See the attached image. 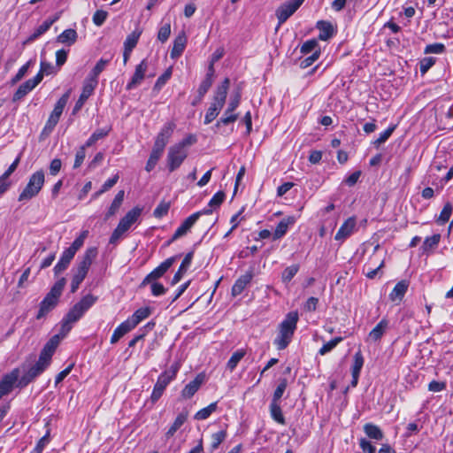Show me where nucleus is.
I'll return each mask as SVG.
<instances>
[{"instance_id":"obj_1","label":"nucleus","mask_w":453,"mask_h":453,"mask_svg":"<svg viewBox=\"0 0 453 453\" xmlns=\"http://www.w3.org/2000/svg\"><path fill=\"white\" fill-rule=\"evenodd\" d=\"M97 297L88 294L75 303L61 321L59 334L65 337L72 329L73 325L77 322L84 313L96 302Z\"/></svg>"},{"instance_id":"obj_2","label":"nucleus","mask_w":453,"mask_h":453,"mask_svg":"<svg viewBox=\"0 0 453 453\" xmlns=\"http://www.w3.org/2000/svg\"><path fill=\"white\" fill-rule=\"evenodd\" d=\"M297 311L288 312L279 325V333L273 343L279 350H282L290 343L298 322Z\"/></svg>"},{"instance_id":"obj_3","label":"nucleus","mask_w":453,"mask_h":453,"mask_svg":"<svg viewBox=\"0 0 453 453\" xmlns=\"http://www.w3.org/2000/svg\"><path fill=\"white\" fill-rule=\"evenodd\" d=\"M65 283L66 280L64 277L55 282L50 292L40 303L36 319H42L57 306Z\"/></svg>"},{"instance_id":"obj_4","label":"nucleus","mask_w":453,"mask_h":453,"mask_svg":"<svg viewBox=\"0 0 453 453\" xmlns=\"http://www.w3.org/2000/svg\"><path fill=\"white\" fill-rule=\"evenodd\" d=\"M45 181V176L44 172L42 170H39L35 173H34L23 189V191L19 196V201H28L32 199L33 197L36 196L41 189L43 187Z\"/></svg>"},{"instance_id":"obj_5","label":"nucleus","mask_w":453,"mask_h":453,"mask_svg":"<svg viewBox=\"0 0 453 453\" xmlns=\"http://www.w3.org/2000/svg\"><path fill=\"white\" fill-rule=\"evenodd\" d=\"M69 96H70V91H67L58 100V102L56 103V104L54 106L52 112L50 113V115L42 131V134H41L42 136H48L53 131V129L58 123L59 119L63 113V111L68 102Z\"/></svg>"},{"instance_id":"obj_6","label":"nucleus","mask_w":453,"mask_h":453,"mask_svg":"<svg viewBox=\"0 0 453 453\" xmlns=\"http://www.w3.org/2000/svg\"><path fill=\"white\" fill-rule=\"evenodd\" d=\"M178 370L179 365L174 364L158 376L150 396L153 403L157 402L162 396L167 385L176 377Z\"/></svg>"},{"instance_id":"obj_7","label":"nucleus","mask_w":453,"mask_h":453,"mask_svg":"<svg viewBox=\"0 0 453 453\" xmlns=\"http://www.w3.org/2000/svg\"><path fill=\"white\" fill-rule=\"evenodd\" d=\"M303 0H288L280 4L276 12L275 15L278 19V26H281L285 23L303 4Z\"/></svg>"},{"instance_id":"obj_8","label":"nucleus","mask_w":453,"mask_h":453,"mask_svg":"<svg viewBox=\"0 0 453 453\" xmlns=\"http://www.w3.org/2000/svg\"><path fill=\"white\" fill-rule=\"evenodd\" d=\"M212 212L211 209H204L203 211L195 212L191 214L189 217H188L182 224L176 229L172 238L169 240L168 244L172 243L173 242L176 241L180 237L185 235L189 229L195 225V223L197 221V219L200 218L203 214H211Z\"/></svg>"},{"instance_id":"obj_9","label":"nucleus","mask_w":453,"mask_h":453,"mask_svg":"<svg viewBox=\"0 0 453 453\" xmlns=\"http://www.w3.org/2000/svg\"><path fill=\"white\" fill-rule=\"evenodd\" d=\"M180 257V255H176L165 259L157 267H156L152 272H150L142 281L140 287L142 288L147 284H150L153 281H156L157 279L164 276V274L169 270V268L175 263V261Z\"/></svg>"},{"instance_id":"obj_10","label":"nucleus","mask_w":453,"mask_h":453,"mask_svg":"<svg viewBox=\"0 0 453 453\" xmlns=\"http://www.w3.org/2000/svg\"><path fill=\"white\" fill-rule=\"evenodd\" d=\"M188 157L187 150H182L176 144L171 146L167 153V167L169 172L178 169Z\"/></svg>"},{"instance_id":"obj_11","label":"nucleus","mask_w":453,"mask_h":453,"mask_svg":"<svg viewBox=\"0 0 453 453\" xmlns=\"http://www.w3.org/2000/svg\"><path fill=\"white\" fill-rule=\"evenodd\" d=\"M19 380V370L14 369L4 375L0 381V399L8 395L13 388L14 383Z\"/></svg>"},{"instance_id":"obj_12","label":"nucleus","mask_w":453,"mask_h":453,"mask_svg":"<svg viewBox=\"0 0 453 453\" xmlns=\"http://www.w3.org/2000/svg\"><path fill=\"white\" fill-rule=\"evenodd\" d=\"M175 127L176 126L173 122H168L165 124L160 132L157 134L154 145L165 150V147L168 143L171 136L173 135Z\"/></svg>"},{"instance_id":"obj_13","label":"nucleus","mask_w":453,"mask_h":453,"mask_svg":"<svg viewBox=\"0 0 453 453\" xmlns=\"http://www.w3.org/2000/svg\"><path fill=\"white\" fill-rule=\"evenodd\" d=\"M147 68L148 64L146 59H143L139 65H136L134 75L132 76L130 81L127 84V90L134 89L142 83L145 77Z\"/></svg>"},{"instance_id":"obj_14","label":"nucleus","mask_w":453,"mask_h":453,"mask_svg":"<svg viewBox=\"0 0 453 453\" xmlns=\"http://www.w3.org/2000/svg\"><path fill=\"white\" fill-rule=\"evenodd\" d=\"M96 88V86H95L94 81L88 82L84 80L83 86H82V91H81V94L79 99L75 103L73 109V114H75L77 111H79L82 108L85 102L93 94Z\"/></svg>"},{"instance_id":"obj_15","label":"nucleus","mask_w":453,"mask_h":453,"mask_svg":"<svg viewBox=\"0 0 453 453\" xmlns=\"http://www.w3.org/2000/svg\"><path fill=\"white\" fill-rule=\"evenodd\" d=\"M356 219L354 217H350L344 221V223L341 226L339 230L337 231L334 239L336 241L343 242L348 237H349L355 230L356 227Z\"/></svg>"},{"instance_id":"obj_16","label":"nucleus","mask_w":453,"mask_h":453,"mask_svg":"<svg viewBox=\"0 0 453 453\" xmlns=\"http://www.w3.org/2000/svg\"><path fill=\"white\" fill-rule=\"evenodd\" d=\"M44 367L35 363L25 374L19 380L18 387L23 388L32 382L37 376L44 372Z\"/></svg>"},{"instance_id":"obj_17","label":"nucleus","mask_w":453,"mask_h":453,"mask_svg":"<svg viewBox=\"0 0 453 453\" xmlns=\"http://www.w3.org/2000/svg\"><path fill=\"white\" fill-rule=\"evenodd\" d=\"M253 276L254 274L252 270H249L245 273V274L240 276L232 287V296H237L241 295L245 288L250 283Z\"/></svg>"},{"instance_id":"obj_18","label":"nucleus","mask_w":453,"mask_h":453,"mask_svg":"<svg viewBox=\"0 0 453 453\" xmlns=\"http://www.w3.org/2000/svg\"><path fill=\"white\" fill-rule=\"evenodd\" d=\"M203 380L204 375L203 373L197 374L193 380L184 387L181 391V396L186 399L191 398L198 391Z\"/></svg>"},{"instance_id":"obj_19","label":"nucleus","mask_w":453,"mask_h":453,"mask_svg":"<svg viewBox=\"0 0 453 453\" xmlns=\"http://www.w3.org/2000/svg\"><path fill=\"white\" fill-rule=\"evenodd\" d=\"M193 256H194V251H190L186 254L178 271L175 273V274L173 275V277L171 280V285H175L181 280L184 273L188 271V269L189 268V266L191 265Z\"/></svg>"},{"instance_id":"obj_20","label":"nucleus","mask_w":453,"mask_h":453,"mask_svg":"<svg viewBox=\"0 0 453 453\" xmlns=\"http://www.w3.org/2000/svg\"><path fill=\"white\" fill-rule=\"evenodd\" d=\"M142 209L139 207H134L120 219L119 225L124 228V231H128L131 226L141 216Z\"/></svg>"},{"instance_id":"obj_21","label":"nucleus","mask_w":453,"mask_h":453,"mask_svg":"<svg viewBox=\"0 0 453 453\" xmlns=\"http://www.w3.org/2000/svg\"><path fill=\"white\" fill-rule=\"evenodd\" d=\"M96 256L97 249L96 247L88 248L85 251L76 268L88 273L93 260L96 257Z\"/></svg>"},{"instance_id":"obj_22","label":"nucleus","mask_w":453,"mask_h":453,"mask_svg":"<svg viewBox=\"0 0 453 453\" xmlns=\"http://www.w3.org/2000/svg\"><path fill=\"white\" fill-rule=\"evenodd\" d=\"M75 254L65 249L61 255L59 261L54 266L55 275H58L67 269Z\"/></svg>"},{"instance_id":"obj_23","label":"nucleus","mask_w":453,"mask_h":453,"mask_svg":"<svg viewBox=\"0 0 453 453\" xmlns=\"http://www.w3.org/2000/svg\"><path fill=\"white\" fill-rule=\"evenodd\" d=\"M230 86V80L229 78H225L224 81L221 82L220 85H219L215 90L214 96H213V101L217 102L218 104H221L225 105L227 92Z\"/></svg>"},{"instance_id":"obj_24","label":"nucleus","mask_w":453,"mask_h":453,"mask_svg":"<svg viewBox=\"0 0 453 453\" xmlns=\"http://www.w3.org/2000/svg\"><path fill=\"white\" fill-rule=\"evenodd\" d=\"M187 43L185 33L180 34L173 41V49L171 50V58H178L184 51Z\"/></svg>"},{"instance_id":"obj_25","label":"nucleus","mask_w":453,"mask_h":453,"mask_svg":"<svg viewBox=\"0 0 453 453\" xmlns=\"http://www.w3.org/2000/svg\"><path fill=\"white\" fill-rule=\"evenodd\" d=\"M316 27L319 30V39L321 41H327L334 34V27L329 21L319 20Z\"/></svg>"},{"instance_id":"obj_26","label":"nucleus","mask_w":453,"mask_h":453,"mask_svg":"<svg viewBox=\"0 0 453 453\" xmlns=\"http://www.w3.org/2000/svg\"><path fill=\"white\" fill-rule=\"evenodd\" d=\"M388 326V321L385 319H381L375 327L369 333L367 341L378 342L381 339Z\"/></svg>"},{"instance_id":"obj_27","label":"nucleus","mask_w":453,"mask_h":453,"mask_svg":"<svg viewBox=\"0 0 453 453\" xmlns=\"http://www.w3.org/2000/svg\"><path fill=\"white\" fill-rule=\"evenodd\" d=\"M409 287V282L407 280H401L396 283L391 293L389 294V298L391 301L401 302L407 292Z\"/></svg>"},{"instance_id":"obj_28","label":"nucleus","mask_w":453,"mask_h":453,"mask_svg":"<svg viewBox=\"0 0 453 453\" xmlns=\"http://www.w3.org/2000/svg\"><path fill=\"white\" fill-rule=\"evenodd\" d=\"M441 238L440 234H434L432 236L426 237L420 247L422 253L427 255L432 253L437 248Z\"/></svg>"},{"instance_id":"obj_29","label":"nucleus","mask_w":453,"mask_h":453,"mask_svg":"<svg viewBox=\"0 0 453 453\" xmlns=\"http://www.w3.org/2000/svg\"><path fill=\"white\" fill-rule=\"evenodd\" d=\"M78 39V34L76 30L73 28L64 30L57 37V42L67 46H71L76 42Z\"/></svg>"},{"instance_id":"obj_30","label":"nucleus","mask_w":453,"mask_h":453,"mask_svg":"<svg viewBox=\"0 0 453 453\" xmlns=\"http://www.w3.org/2000/svg\"><path fill=\"white\" fill-rule=\"evenodd\" d=\"M150 315V309L148 307L140 308L136 310L134 314L127 319V322L133 327V329L143 319Z\"/></svg>"},{"instance_id":"obj_31","label":"nucleus","mask_w":453,"mask_h":453,"mask_svg":"<svg viewBox=\"0 0 453 453\" xmlns=\"http://www.w3.org/2000/svg\"><path fill=\"white\" fill-rule=\"evenodd\" d=\"M58 19V16H55L52 19H46L42 25H40L34 33L28 37L27 42H33L46 33L50 27Z\"/></svg>"},{"instance_id":"obj_32","label":"nucleus","mask_w":453,"mask_h":453,"mask_svg":"<svg viewBox=\"0 0 453 453\" xmlns=\"http://www.w3.org/2000/svg\"><path fill=\"white\" fill-rule=\"evenodd\" d=\"M295 221H296V219L294 217H288V218L280 220L279 222V224L277 225L275 231L273 233V239L274 240L280 239L283 235H285L288 229V226L293 225L295 223Z\"/></svg>"},{"instance_id":"obj_33","label":"nucleus","mask_w":453,"mask_h":453,"mask_svg":"<svg viewBox=\"0 0 453 453\" xmlns=\"http://www.w3.org/2000/svg\"><path fill=\"white\" fill-rule=\"evenodd\" d=\"M108 63H109V60H105V59L101 58L96 64V65L94 66L92 71L89 73V74L87 76L85 81H87L88 82L94 81L95 82V86H97V84H98L97 77L104 71V69L105 68V66L107 65Z\"/></svg>"},{"instance_id":"obj_34","label":"nucleus","mask_w":453,"mask_h":453,"mask_svg":"<svg viewBox=\"0 0 453 453\" xmlns=\"http://www.w3.org/2000/svg\"><path fill=\"white\" fill-rule=\"evenodd\" d=\"M163 152H164V149L157 147L156 145H153L151 153L150 155V157H149L146 166H145V170L147 172H151L155 168V166L157 164V161L159 160V158L161 157Z\"/></svg>"},{"instance_id":"obj_35","label":"nucleus","mask_w":453,"mask_h":453,"mask_svg":"<svg viewBox=\"0 0 453 453\" xmlns=\"http://www.w3.org/2000/svg\"><path fill=\"white\" fill-rule=\"evenodd\" d=\"M125 192L124 190H119L115 196L111 206L108 209V211L105 214V219H109L111 217L115 215L119 209L120 208L123 200H124Z\"/></svg>"},{"instance_id":"obj_36","label":"nucleus","mask_w":453,"mask_h":453,"mask_svg":"<svg viewBox=\"0 0 453 453\" xmlns=\"http://www.w3.org/2000/svg\"><path fill=\"white\" fill-rule=\"evenodd\" d=\"M223 104H219L217 102H212L208 108L205 117H204V124L211 123L219 114L220 111L223 108Z\"/></svg>"},{"instance_id":"obj_37","label":"nucleus","mask_w":453,"mask_h":453,"mask_svg":"<svg viewBox=\"0 0 453 453\" xmlns=\"http://www.w3.org/2000/svg\"><path fill=\"white\" fill-rule=\"evenodd\" d=\"M364 432L369 438L377 441L382 440L384 436L380 428L372 423H366L364 426Z\"/></svg>"},{"instance_id":"obj_38","label":"nucleus","mask_w":453,"mask_h":453,"mask_svg":"<svg viewBox=\"0 0 453 453\" xmlns=\"http://www.w3.org/2000/svg\"><path fill=\"white\" fill-rule=\"evenodd\" d=\"M133 327L126 321L122 322L113 332L111 337V343H116L121 337L130 332Z\"/></svg>"},{"instance_id":"obj_39","label":"nucleus","mask_w":453,"mask_h":453,"mask_svg":"<svg viewBox=\"0 0 453 453\" xmlns=\"http://www.w3.org/2000/svg\"><path fill=\"white\" fill-rule=\"evenodd\" d=\"M111 130V127H104V128H100V129H97L91 135L90 137L87 140V142H85V146L88 148V147H91L92 145H94L98 140L100 139H103L104 138L105 136H107L110 133V131Z\"/></svg>"},{"instance_id":"obj_40","label":"nucleus","mask_w":453,"mask_h":453,"mask_svg":"<svg viewBox=\"0 0 453 453\" xmlns=\"http://www.w3.org/2000/svg\"><path fill=\"white\" fill-rule=\"evenodd\" d=\"M35 88L33 84L27 80L16 90V92L13 95L12 101L18 102L21 100L26 95H27L30 91H32Z\"/></svg>"},{"instance_id":"obj_41","label":"nucleus","mask_w":453,"mask_h":453,"mask_svg":"<svg viewBox=\"0 0 453 453\" xmlns=\"http://www.w3.org/2000/svg\"><path fill=\"white\" fill-rule=\"evenodd\" d=\"M270 413L272 418L278 422L279 424L285 425V418L282 414L281 408L280 406V403L271 402L270 403Z\"/></svg>"},{"instance_id":"obj_42","label":"nucleus","mask_w":453,"mask_h":453,"mask_svg":"<svg viewBox=\"0 0 453 453\" xmlns=\"http://www.w3.org/2000/svg\"><path fill=\"white\" fill-rule=\"evenodd\" d=\"M187 419V414L185 413H180L177 418H175L173 425L170 426L168 431L165 433V438L166 440L173 437L176 431L185 423Z\"/></svg>"},{"instance_id":"obj_43","label":"nucleus","mask_w":453,"mask_h":453,"mask_svg":"<svg viewBox=\"0 0 453 453\" xmlns=\"http://www.w3.org/2000/svg\"><path fill=\"white\" fill-rule=\"evenodd\" d=\"M218 408V403L214 402L209 404L207 407L201 409L195 414V419L196 420H204L208 418L212 412H214Z\"/></svg>"},{"instance_id":"obj_44","label":"nucleus","mask_w":453,"mask_h":453,"mask_svg":"<svg viewBox=\"0 0 453 453\" xmlns=\"http://www.w3.org/2000/svg\"><path fill=\"white\" fill-rule=\"evenodd\" d=\"M141 35L142 31L138 29L128 35L124 42V49H127V50H133L135 48Z\"/></svg>"},{"instance_id":"obj_45","label":"nucleus","mask_w":453,"mask_h":453,"mask_svg":"<svg viewBox=\"0 0 453 453\" xmlns=\"http://www.w3.org/2000/svg\"><path fill=\"white\" fill-rule=\"evenodd\" d=\"M452 211H453L452 204L449 202L446 203L444 204L439 217L437 218L436 222L439 225H444L445 223H447L450 219Z\"/></svg>"},{"instance_id":"obj_46","label":"nucleus","mask_w":453,"mask_h":453,"mask_svg":"<svg viewBox=\"0 0 453 453\" xmlns=\"http://www.w3.org/2000/svg\"><path fill=\"white\" fill-rule=\"evenodd\" d=\"M287 387L288 380L286 378H280L279 380V384L273 392L272 402L280 403V400L282 397Z\"/></svg>"},{"instance_id":"obj_47","label":"nucleus","mask_w":453,"mask_h":453,"mask_svg":"<svg viewBox=\"0 0 453 453\" xmlns=\"http://www.w3.org/2000/svg\"><path fill=\"white\" fill-rule=\"evenodd\" d=\"M246 352L244 349H238L237 351L234 352L226 364L227 369H229L231 372L234 371L238 363L243 358Z\"/></svg>"},{"instance_id":"obj_48","label":"nucleus","mask_w":453,"mask_h":453,"mask_svg":"<svg viewBox=\"0 0 453 453\" xmlns=\"http://www.w3.org/2000/svg\"><path fill=\"white\" fill-rule=\"evenodd\" d=\"M54 352L50 350L49 349L43 347L42 349L39 359L36 363H38L41 366L44 367L46 369L51 361V357L53 356Z\"/></svg>"},{"instance_id":"obj_49","label":"nucleus","mask_w":453,"mask_h":453,"mask_svg":"<svg viewBox=\"0 0 453 453\" xmlns=\"http://www.w3.org/2000/svg\"><path fill=\"white\" fill-rule=\"evenodd\" d=\"M316 50H320L318 42L315 39L306 41L301 46V53L303 55H308L310 53H313Z\"/></svg>"},{"instance_id":"obj_50","label":"nucleus","mask_w":453,"mask_h":453,"mask_svg":"<svg viewBox=\"0 0 453 453\" xmlns=\"http://www.w3.org/2000/svg\"><path fill=\"white\" fill-rule=\"evenodd\" d=\"M343 338L342 337H335L334 339H332L331 341L327 342L326 343H325L319 350V353L321 355V356H324L326 355V353L330 352L331 350H333L341 342H342Z\"/></svg>"},{"instance_id":"obj_51","label":"nucleus","mask_w":453,"mask_h":453,"mask_svg":"<svg viewBox=\"0 0 453 453\" xmlns=\"http://www.w3.org/2000/svg\"><path fill=\"white\" fill-rule=\"evenodd\" d=\"M226 431L221 430L211 434V449L215 450L226 438Z\"/></svg>"},{"instance_id":"obj_52","label":"nucleus","mask_w":453,"mask_h":453,"mask_svg":"<svg viewBox=\"0 0 453 453\" xmlns=\"http://www.w3.org/2000/svg\"><path fill=\"white\" fill-rule=\"evenodd\" d=\"M299 271V265H292L290 266H288L283 272L281 275V279L284 282H289L295 275Z\"/></svg>"},{"instance_id":"obj_53","label":"nucleus","mask_w":453,"mask_h":453,"mask_svg":"<svg viewBox=\"0 0 453 453\" xmlns=\"http://www.w3.org/2000/svg\"><path fill=\"white\" fill-rule=\"evenodd\" d=\"M172 76V67H169L168 69H166L165 71V73L160 75L155 85H154V89L155 90H160L162 88V87L168 81V80L171 78Z\"/></svg>"},{"instance_id":"obj_54","label":"nucleus","mask_w":453,"mask_h":453,"mask_svg":"<svg viewBox=\"0 0 453 453\" xmlns=\"http://www.w3.org/2000/svg\"><path fill=\"white\" fill-rule=\"evenodd\" d=\"M364 365V357L361 351H357L354 355V364L352 365L351 373L360 374Z\"/></svg>"},{"instance_id":"obj_55","label":"nucleus","mask_w":453,"mask_h":453,"mask_svg":"<svg viewBox=\"0 0 453 453\" xmlns=\"http://www.w3.org/2000/svg\"><path fill=\"white\" fill-rule=\"evenodd\" d=\"M170 209V203L162 201L154 210L153 215L155 218L160 219L167 214Z\"/></svg>"},{"instance_id":"obj_56","label":"nucleus","mask_w":453,"mask_h":453,"mask_svg":"<svg viewBox=\"0 0 453 453\" xmlns=\"http://www.w3.org/2000/svg\"><path fill=\"white\" fill-rule=\"evenodd\" d=\"M395 126H391L388 127L384 132H382L380 136L373 142V144L376 147H379L380 144L386 142V141L391 136Z\"/></svg>"},{"instance_id":"obj_57","label":"nucleus","mask_w":453,"mask_h":453,"mask_svg":"<svg viewBox=\"0 0 453 453\" xmlns=\"http://www.w3.org/2000/svg\"><path fill=\"white\" fill-rule=\"evenodd\" d=\"M171 35V25L170 23L164 24L158 30L157 39L161 42H165Z\"/></svg>"},{"instance_id":"obj_58","label":"nucleus","mask_w":453,"mask_h":453,"mask_svg":"<svg viewBox=\"0 0 453 453\" xmlns=\"http://www.w3.org/2000/svg\"><path fill=\"white\" fill-rule=\"evenodd\" d=\"M108 12L103 10H97L93 15V22L96 26L101 27L106 20Z\"/></svg>"},{"instance_id":"obj_59","label":"nucleus","mask_w":453,"mask_h":453,"mask_svg":"<svg viewBox=\"0 0 453 453\" xmlns=\"http://www.w3.org/2000/svg\"><path fill=\"white\" fill-rule=\"evenodd\" d=\"M86 148L87 147L85 145H82L77 150L76 155H75L73 168H78L82 165V163L85 159V157H86Z\"/></svg>"},{"instance_id":"obj_60","label":"nucleus","mask_w":453,"mask_h":453,"mask_svg":"<svg viewBox=\"0 0 453 453\" xmlns=\"http://www.w3.org/2000/svg\"><path fill=\"white\" fill-rule=\"evenodd\" d=\"M435 63V58L432 57L424 58L420 60V73L425 74Z\"/></svg>"},{"instance_id":"obj_61","label":"nucleus","mask_w":453,"mask_h":453,"mask_svg":"<svg viewBox=\"0 0 453 453\" xmlns=\"http://www.w3.org/2000/svg\"><path fill=\"white\" fill-rule=\"evenodd\" d=\"M225 193L223 191L217 192L209 202V206L211 208L219 207L224 202Z\"/></svg>"},{"instance_id":"obj_62","label":"nucleus","mask_w":453,"mask_h":453,"mask_svg":"<svg viewBox=\"0 0 453 453\" xmlns=\"http://www.w3.org/2000/svg\"><path fill=\"white\" fill-rule=\"evenodd\" d=\"M196 142L197 138L195 134H188L180 142L176 143V145L181 148L182 150H187V147L195 144Z\"/></svg>"},{"instance_id":"obj_63","label":"nucleus","mask_w":453,"mask_h":453,"mask_svg":"<svg viewBox=\"0 0 453 453\" xmlns=\"http://www.w3.org/2000/svg\"><path fill=\"white\" fill-rule=\"evenodd\" d=\"M445 46L442 43H433L426 45L425 49V53H434V54H441L444 52Z\"/></svg>"},{"instance_id":"obj_64","label":"nucleus","mask_w":453,"mask_h":453,"mask_svg":"<svg viewBox=\"0 0 453 453\" xmlns=\"http://www.w3.org/2000/svg\"><path fill=\"white\" fill-rule=\"evenodd\" d=\"M359 446L364 453H375V447L366 439L362 438L359 441Z\"/></svg>"}]
</instances>
